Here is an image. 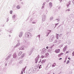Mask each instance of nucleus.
Masks as SVG:
<instances>
[{
  "mask_svg": "<svg viewBox=\"0 0 74 74\" xmlns=\"http://www.w3.org/2000/svg\"><path fill=\"white\" fill-rule=\"evenodd\" d=\"M32 36V34L30 33L29 32H27L25 33V37H31Z\"/></svg>",
  "mask_w": 74,
  "mask_h": 74,
  "instance_id": "obj_1",
  "label": "nucleus"
},
{
  "mask_svg": "<svg viewBox=\"0 0 74 74\" xmlns=\"http://www.w3.org/2000/svg\"><path fill=\"white\" fill-rule=\"evenodd\" d=\"M35 62L36 63H37V62L38 63H40L41 62V59H40V56H38L35 59Z\"/></svg>",
  "mask_w": 74,
  "mask_h": 74,
  "instance_id": "obj_2",
  "label": "nucleus"
},
{
  "mask_svg": "<svg viewBox=\"0 0 74 74\" xmlns=\"http://www.w3.org/2000/svg\"><path fill=\"white\" fill-rule=\"evenodd\" d=\"M47 18V17L46 16V15H43L42 16V22H44L45 20H46V19Z\"/></svg>",
  "mask_w": 74,
  "mask_h": 74,
  "instance_id": "obj_3",
  "label": "nucleus"
},
{
  "mask_svg": "<svg viewBox=\"0 0 74 74\" xmlns=\"http://www.w3.org/2000/svg\"><path fill=\"white\" fill-rule=\"evenodd\" d=\"M55 38V36H53V37H51L50 39H49V41L50 42H52L53 41V40Z\"/></svg>",
  "mask_w": 74,
  "mask_h": 74,
  "instance_id": "obj_4",
  "label": "nucleus"
},
{
  "mask_svg": "<svg viewBox=\"0 0 74 74\" xmlns=\"http://www.w3.org/2000/svg\"><path fill=\"white\" fill-rule=\"evenodd\" d=\"M61 42V40H57L56 41H54V43H57V44H59Z\"/></svg>",
  "mask_w": 74,
  "mask_h": 74,
  "instance_id": "obj_5",
  "label": "nucleus"
},
{
  "mask_svg": "<svg viewBox=\"0 0 74 74\" xmlns=\"http://www.w3.org/2000/svg\"><path fill=\"white\" fill-rule=\"evenodd\" d=\"M17 56V55L16 54V53H14L13 56V58L15 59V58H16Z\"/></svg>",
  "mask_w": 74,
  "mask_h": 74,
  "instance_id": "obj_6",
  "label": "nucleus"
},
{
  "mask_svg": "<svg viewBox=\"0 0 74 74\" xmlns=\"http://www.w3.org/2000/svg\"><path fill=\"white\" fill-rule=\"evenodd\" d=\"M33 48H32L31 50L29 52H28V53L29 54V55H30L32 53V52H33Z\"/></svg>",
  "mask_w": 74,
  "mask_h": 74,
  "instance_id": "obj_7",
  "label": "nucleus"
},
{
  "mask_svg": "<svg viewBox=\"0 0 74 74\" xmlns=\"http://www.w3.org/2000/svg\"><path fill=\"white\" fill-rule=\"evenodd\" d=\"M46 51H47V49H42V52L43 53H45V52H46Z\"/></svg>",
  "mask_w": 74,
  "mask_h": 74,
  "instance_id": "obj_8",
  "label": "nucleus"
},
{
  "mask_svg": "<svg viewBox=\"0 0 74 74\" xmlns=\"http://www.w3.org/2000/svg\"><path fill=\"white\" fill-rule=\"evenodd\" d=\"M22 34H23V32H21L19 34V37H20V38L22 37Z\"/></svg>",
  "mask_w": 74,
  "mask_h": 74,
  "instance_id": "obj_9",
  "label": "nucleus"
},
{
  "mask_svg": "<svg viewBox=\"0 0 74 74\" xmlns=\"http://www.w3.org/2000/svg\"><path fill=\"white\" fill-rule=\"evenodd\" d=\"M20 42H18V43L16 45L14 46V48H16V47H19V45H20Z\"/></svg>",
  "mask_w": 74,
  "mask_h": 74,
  "instance_id": "obj_10",
  "label": "nucleus"
},
{
  "mask_svg": "<svg viewBox=\"0 0 74 74\" xmlns=\"http://www.w3.org/2000/svg\"><path fill=\"white\" fill-rule=\"evenodd\" d=\"M51 65H52V64H51V63H49L48 64L47 67H51Z\"/></svg>",
  "mask_w": 74,
  "mask_h": 74,
  "instance_id": "obj_11",
  "label": "nucleus"
},
{
  "mask_svg": "<svg viewBox=\"0 0 74 74\" xmlns=\"http://www.w3.org/2000/svg\"><path fill=\"white\" fill-rule=\"evenodd\" d=\"M60 49H57L55 50V52H56V53H59V52H60Z\"/></svg>",
  "mask_w": 74,
  "mask_h": 74,
  "instance_id": "obj_12",
  "label": "nucleus"
},
{
  "mask_svg": "<svg viewBox=\"0 0 74 74\" xmlns=\"http://www.w3.org/2000/svg\"><path fill=\"white\" fill-rule=\"evenodd\" d=\"M67 48V47L66 46L64 48L63 51H66V49Z\"/></svg>",
  "mask_w": 74,
  "mask_h": 74,
  "instance_id": "obj_13",
  "label": "nucleus"
},
{
  "mask_svg": "<svg viewBox=\"0 0 74 74\" xmlns=\"http://www.w3.org/2000/svg\"><path fill=\"white\" fill-rule=\"evenodd\" d=\"M8 63L9 64H11L12 63V60H10L8 61Z\"/></svg>",
  "mask_w": 74,
  "mask_h": 74,
  "instance_id": "obj_14",
  "label": "nucleus"
},
{
  "mask_svg": "<svg viewBox=\"0 0 74 74\" xmlns=\"http://www.w3.org/2000/svg\"><path fill=\"white\" fill-rule=\"evenodd\" d=\"M49 6H50V8H51V7H52V3L50 2L49 3Z\"/></svg>",
  "mask_w": 74,
  "mask_h": 74,
  "instance_id": "obj_15",
  "label": "nucleus"
},
{
  "mask_svg": "<svg viewBox=\"0 0 74 74\" xmlns=\"http://www.w3.org/2000/svg\"><path fill=\"white\" fill-rule=\"evenodd\" d=\"M16 8H17V9H18V10H19V9H20V8H21V7L20 6V5H18L17 6Z\"/></svg>",
  "mask_w": 74,
  "mask_h": 74,
  "instance_id": "obj_16",
  "label": "nucleus"
},
{
  "mask_svg": "<svg viewBox=\"0 0 74 74\" xmlns=\"http://www.w3.org/2000/svg\"><path fill=\"white\" fill-rule=\"evenodd\" d=\"M25 56V53H24L21 56V58H23V57H24V56Z\"/></svg>",
  "mask_w": 74,
  "mask_h": 74,
  "instance_id": "obj_17",
  "label": "nucleus"
},
{
  "mask_svg": "<svg viewBox=\"0 0 74 74\" xmlns=\"http://www.w3.org/2000/svg\"><path fill=\"white\" fill-rule=\"evenodd\" d=\"M70 3H71V1H69L68 3L67 4V7H69V6L70 4Z\"/></svg>",
  "mask_w": 74,
  "mask_h": 74,
  "instance_id": "obj_18",
  "label": "nucleus"
},
{
  "mask_svg": "<svg viewBox=\"0 0 74 74\" xmlns=\"http://www.w3.org/2000/svg\"><path fill=\"white\" fill-rule=\"evenodd\" d=\"M44 5H45V3H43L42 4V6L41 8V9H42L44 8V7H45Z\"/></svg>",
  "mask_w": 74,
  "mask_h": 74,
  "instance_id": "obj_19",
  "label": "nucleus"
},
{
  "mask_svg": "<svg viewBox=\"0 0 74 74\" xmlns=\"http://www.w3.org/2000/svg\"><path fill=\"white\" fill-rule=\"evenodd\" d=\"M24 47L23 46H22L21 48H20L19 50H23L24 49Z\"/></svg>",
  "mask_w": 74,
  "mask_h": 74,
  "instance_id": "obj_20",
  "label": "nucleus"
},
{
  "mask_svg": "<svg viewBox=\"0 0 74 74\" xmlns=\"http://www.w3.org/2000/svg\"><path fill=\"white\" fill-rule=\"evenodd\" d=\"M53 19V16H51L50 18V21H52V20Z\"/></svg>",
  "mask_w": 74,
  "mask_h": 74,
  "instance_id": "obj_21",
  "label": "nucleus"
},
{
  "mask_svg": "<svg viewBox=\"0 0 74 74\" xmlns=\"http://www.w3.org/2000/svg\"><path fill=\"white\" fill-rule=\"evenodd\" d=\"M63 54V53H61L59 54V55L58 56V57H60L61 55H62Z\"/></svg>",
  "mask_w": 74,
  "mask_h": 74,
  "instance_id": "obj_22",
  "label": "nucleus"
},
{
  "mask_svg": "<svg viewBox=\"0 0 74 74\" xmlns=\"http://www.w3.org/2000/svg\"><path fill=\"white\" fill-rule=\"evenodd\" d=\"M56 63H54L52 65V67H55V66H56Z\"/></svg>",
  "mask_w": 74,
  "mask_h": 74,
  "instance_id": "obj_23",
  "label": "nucleus"
},
{
  "mask_svg": "<svg viewBox=\"0 0 74 74\" xmlns=\"http://www.w3.org/2000/svg\"><path fill=\"white\" fill-rule=\"evenodd\" d=\"M59 34H56V38L57 39H58V38H59Z\"/></svg>",
  "mask_w": 74,
  "mask_h": 74,
  "instance_id": "obj_24",
  "label": "nucleus"
},
{
  "mask_svg": "<svg viewBox=\"0 0 74 74\" xmlns=\"http://www.w3.org/2000/svg\"><path fill=\"white\" fill-rule=\"evenodd\" d=\"M22 54V52L21 51H20L19 52L18 54V56H21Z\"/></svg>",
  "mask_w": 74,
  "mask_h": 74,
  "instance_id": "obj_25",
  "label": "nucleus"
},
{
  "mask_svg": "<svg viewBox=\"0 0 74 74\" xmlns=\"http://www.w3.org/2000/svg\"><path fill=\"white\" fill-rule=\"evenodd\" d=\"M45 62V60H42L41 62V64H43V63H44Z\"/></svg>",
  "mask_w": 74,
  "mask_h": 74,
  "instance_id": "obj_26",
  "label": "nucleus"
},
{
  "mask_svg": "<svg viewBox=\"0 0 74 74\" xmlns=\"http://www.w3.org/2000/svg\"><path fill=\"white\" fill-rule=\"evenodd\" d=\"M67 11H70V10L69 9H67L65 10V12H67Z\"/></svg>",
  "mask_w": 74,
  "mask_h": 74,
  "instance_id": "obj_27",
  "label": "nucleus"
},
{
  "mask_svg": "<svg viewBox=\"0 0 74 74\" xmlns=\"http://www.w3.org/2000/svg\"><path fill=\"white\" fill-rule=\"evenodd\" d=\"M11 56H12V54H10L9 55V56H8V58L9 59V58H10L11 57Z\"/></svg>",
  "mask_w": 74,
  "mask_h": 74,
  "instance_id": "obj_28",
  "label": "nucleus"
},
{
  "mask_svg": "<svg viewBox=\"0 0 74 74\" xmlns=\"http://www.w3.org/2000/svg\"><path fill=\"white\" fill-rule=\"evenodd\" d=\"M15 17H16V15H13V19H15Z\"/></svg>",
  "mask_w": 74,
  "mask_h": 74,
  "instance_id": "obj_29",
  "label": "nucleus"
},
{
  "mask_svg": "<svg viewBox=\"0 0 74 74\" xmlns=\"http://www.w3.org/2000/svg\"><path fill=\"white\" fill-rule=\"evenodd\" d=\"M19 63H20V64H21L22 63H23V60H21V61H20L19 62Z\"/></svg>",
  "mask_w": 74,
  "mask_h": 74,
  "instance_id": "obj_30",
  "label": "nucleus"
},
{
  "mask_svg": "<svg viewBox=\"0 0 74 74\" xmlns=\"http://www.w3.org/2000/svg\"><path fill=\"white\" fill-rule=\"evenodd\" d=\"M35 69H37L38 68V66L36 65L35 67Z\"/></svg>",
  "mask_w": 74,
  "mask_h": 74,
  "instance_id": "obj_31",
  "label": "nucleus"
},
{
  "mask_svg": "<svg viewBox=\"0 0 74 74\" xmlns=\"http://www.w3.org/2000/svg\"><path fill=\"white\" fill-rule=\"evenodd\" d=\"M45 55H46V56H48V55H49V53H46L45 54Z\"/></svg>",
  "mask_w": 74,
  "mask_h": 74,
  "instance_id": "obj_32",
  "label": "nucleus"
},
{
  "mask_svg": "<svg viewBox=\"0 0 74 74\" xmlns=\"http://www.w3.org/2000/svg\"><path fill=\"white\" fill-rule=\"evenodd\" d=\"M62 36V34H60L59 36V38H60V37Z\"/></svg>",
  "mask_w": 74,
  "mask_h": 74,
  "instance_id": "obj_33",
  "label": "nucleus"
},
{
  "mask_svg": "<svg viewBox=\"0 0 74 74\" xmlns=\"http://www.w3.org/2000/svg\"><path fill=\"white\" fill-rule=\"evenodd\" d=\"M12 12H13V11L12 10H11L10 12V14H12Z\"/></svg>",
  "mask_w": 74,
  "mask_h": 74,
  "instance_id": "obj_34",
  "label": "nucleus"
},
{
  "mask_svg": "<svg viewBox=\"0 0 74 74\" xmlns=\"http://www.w3.org/2000/svg\"><path fill=\"white\" fill-rule=\"evenodd\" d=\"M56 20H57V21H58L57 22H59V21H60V19L59 18L56 19Z\"/></svg>",
  "mask_w": 74,
  "mask_h": 74,
  "instance_id": "obj_35",
  "label": "nucleus"
},
{
  "mask_svg": "<svg viewBox=\"0 0 74 74\" xmlns=\"http://www.w3.org/2000/svg\"><path fill=\"white\" fill-rule=\"evenodd\" d=\"M69 62H70V61L69 60H68L66 64H69Z\"/></svg>",
  "mask_w": 74,
  "mask_h": 74,
  "instance_id": "obj_36",
  "label": "nucleus"
},
{
  "mask_svg": "<svg viewBox=\"0 0 74 74\" xmlns=\"http://www.w3.org/2000/svg\"><path fill=\"white\" fill-rule=\"evenodd\" d=\"M9 59V58H8L7 57L5 59V60H8Z\"/></svg>",
  "mask_w": 74,
  "mask_h": 74,
  "instance_id": "obj_37",
  "label": "nucleus"
},
{
  "mask_svg": "<svg viewBox=\"0 0 74 74\" xmlns=\"http://www.w3.org/2000/svg\"><path fill=\"white\" fill-rule=\"evenodd\" d=\"M33 21V19L32 18H31L30 20H29V22H32V21Z\"/></svg>",
  "mask_w": 74,
  "mask_h": 74,
  "instance_id": "obj_38",
  "label": "nucleus"
},
{
  "mask_svg": "<svg viewBox=\"0 0 74 74\" xmlns=\"http://www.w3.org/2000/svg\"><path fill=\"white\" fill-rule=\"evenodd\" d=\"M16 7V5H14L13 6V8H14V7Z\"/></svg>",
  "mask_w": 74,
  "mask_h": 74,
  "instance_id": "obj_39",
  "label": "nucleus"
},
{
  "mask_svg": "<svg viewBox=\"0 0 74 74\" xmlns=\"http://www.w3.org/2000/svg\"><path fill=\"white\" fill-rule=\"evenodd\" d=\"M42 67H41V65H40L39 66V69H41V68H42Z\"/></svg>",
  "mask_w": 74,
  "mask_h": 74,
  "instance_id": "obj_40",
  "label": "nucleus"
},
{
  "mask_svg": "<svg viewBox=\"0 0 74 74\" xmlns=\"http://www.w3.org/2000/svg\"><path fill=\"white\" fill-rule=\"evenodd\" d=\"M41 58H42H42H44V56H41Z\"/></svg>",
  "mask_w": 74,
  "mask_h": 74,
  "instance_id": "obj_41",
  "label": "nucleus"
},
{
  "mask_svg": "<svg viewBox=\"0 0 74 74\" xmlns=\"http://www.w3.org/2000/svg\"><path fill=\"white\" fill-rule=\"evenodd\" d=\"M32 23H33L34 24H35V23H36V22L34 21H33L32 22Z\"/></svg>",
  "mask_w": 74,
  "mask_h": 74,
  "instance_id": "obj_42",
  "label": "nucleus"
},
{
  "mask_svg": "<svg viewBox=\"0 0 74 74\" xmlns=\"http://www.w3.org/2000/svg\"><path fill=\"white\" fill-rule=\"evenodd\" d=\"M26 68V66H25V67L24 68V69L23 70V71H25V69Z\"/></svg>",
  "mask_w": 74,
  "mask_h": 74,
  "instance_id": "obj_43",
  "label": "nucleus"
},
{
  "mask_svg": "<svg viewBox=\"0 0 74 74\" xmlns=\"http://www.w3.org/2000/svg\"><path fill=\"white\" fill-rule=\"evenodd\" d=\"M8 21H9V18H7V21L6 22H8Z\"/></svg>",
  "mask_w": 74,
  "mask_h": 74,
  "instance_id": "obj_44",
  "label": "nucleus"
},
{
  "mask_svg": "<svg viewBox=\"0 0 74 74\" xmlns=\"http://www.w3.org/2000/svg\"><path fill=\"white\" fill-rule=\"evenodd\" d=\"M48 31L49 33H51V30H48Z\"/></svg>",
  "mask_w": 74,
  "mask_h": 74,
  "instance_id": "obj_45",
  "label": "nucleus"
},
{
  "mask_svg": "<svg viewBox=\"0 0 74 74\" xmlns=\"http://www.w3.org/2000/svg\"><path fill=\"white\" fill-rule=\"evenodd\" d=\"M72 55H72L73 56H74V51L73 52V53H72Z\"/></svg>",
  "mask_w": 74,
  "mask_h": 74,
  "instance_id": "obj_46",
  "label": "nucleus"
},
{
  "mask_svg": "<svg viewBox=\"0 0 74 74\" xmlns=\"http://www.w3.org/2000/svg\"><path fill=\"white\" fill-rule=\"evenodd\" d=\"M17 41L18 42H20V40H17Z\"/></svg>",
  "mask_w": 74,
  "mask_h": 74,
  "instance_id": "obj_47",
  "label": "nucleus"
},
{
  "mask_svg": "<svg viewBox=\"0 0 74 74\" xmlns=\"http://www.w3.org/2000/svg\"><path fill=\"white\" fill-rule=\"evenodd\" d=\"M63 45H60V47H63Z\"/></svg>",
  "mask_w": 74,
  "mask_h": 74,
  "instance_id": "obj_48",
  "label": "nucleus"
},
{
  "mask_svg": "<svg viewBox=\"0 0 74 74\" xmlns=\"http://www.w3.org/2000/svg\"><path fill=\"white\" fill-rule=\"evenodd\" d=\"M9 33H12V31L10 30V32H9Z\"/></svg>",
  "mask_w": 74,
  "mask_h": 74,
  "instance_id": "obj_49",
  "label": "nucleus"
},
{
  "mask_svg": "<svg viewBox=\"0 0 74 74\" xmlns=\"http://www.w3.org/2000/svg\"><path fill=\"white\" fill-rule=\"evenodd\" d=\"M21 4H22V5L23 4V2H21Z\"/></svg>",
  "mask_w": 74,
  "mask_h": 74,
  "instance_id": "obj_50",
  "label": "nucleus"
},
{
  "mask_svg": "<svg viewBox=\"0 0 74 74\" xmlns=\"http://www.w3.org/2000/svg\"><path fill=\"white\" fill-rule=\"evenodd\" d=\"M23 71H21V74H23Z\"/></svg>",
  "mask_w": 74,
  "mask_h": 74,
  "instance_id": "obj_51",
  "label": "nucleus"
},
{
  "mask_svg": "<svg viewBox=\"0 0 74 74\" xmlns=\"http://www.w3.org/2000/svg\"><path fill=\"white\" fill-rule=\"evenodd\" d=\"M37 37H38L39 38H40V35H39L37 36Z\"/></svg>",
  "mask_w": 74,
  "mask_h": 74,
  "instance_id": "obj_52",
  "label": "nucleus"
},
{
  "mask_svg": "<svg viewBox=\"0 0 74 74\" xmlns=\"http://www.w3.org/2000/svg\"><path fill=\"white\" fill-rule=\"evenodd\" d=\"M62 58H60L59 59V60H62Z\"/></svg>",
  "mask_w": 74,
  "mask_h": 74,
  "instance_id": "obj_53",
  "label": "nucleus"
},
{
  "mask_svg": "<svg viewBox=\"0 0 74 74\" xmlns=\"http://www.w3.org/2000/svg\"><path fill=\"white\" fill-rule=\"evenodd\" d=\"M46 1H47V2H48V1H49V0H46Z\"/></svg>",
  "mask_w": 74,
  "mask_h": 74,
  "instance_id": "obj_54",
  "label": "nucleus"
},
{
  "mask_svg": "<svg viewBox=\"0 0 74 74\" xmlns=\"http://www.w3.org/2000/svg\"><path fill=\"white\" fill-rule=\"evenodd\" d=\"M72 3L74 4V0L72 1Z\"/></svg>",
  "mask_w": 74,
  "mask_h": 74,
  "instance_id": "obj_55",
  "label": "nucleus"
},
{
  "mask_svg": "<svg viewBox=\"0 0 74 74\" xmlns=\"http://www.w3.org/2000/svg\"><path fill=\"white\" fill-rule=\"evenodd\" d=\"M46 48H47V49H48V46Z\"/></svg>",
  "mask_w": 74,
  "mask_h": 74,
  "instance_id": "obj_56",
  "label": "nucleus"
},
{
  "mask_svg": "<svg viewBox=\"0 0 74 74\" xmlns=\"http://www.w3.org/2000/svg\"><path fill=\"white\" fill-rule=\"evenodd\" d=\"M7 63H6L5 64V66H7Z\"/></svg>",
  "mask_w": 74,
  "mask_h": 74,
  "instance_id": "obj_57",
  "label": "nucleus"
},
{
  "mask_svg": "<svg viewBox=\"0 0 74 74\" xmlns=\"http://www.w3.org/2000/svg\"><path fill=\"white\" fill-rule=\"evenodd\" d=\"M60 6H59L58 8V9H60Z\"/></svg>",
  "mask_w": 74,
  "mask_h": 74,
  "instance_id": "obj_58",
  "label": "nucleus"
},
{
  "mask_svg": "<svg viewBox=\"0 0 74 74\" xmlns=\"http://www.w3.org/2000/svg\"><path fill=\"white\" fill-rule=\"evenodd\" d=\"M7 32H10V31L9 30H7Z\"/></svg>",
  "mask_w": 74,
  "mask_h": 74,
  "instance_id": "obj_59",
  "label": "nucleus"
},
{
  "mask_svg": "<svg viewBox=\"0 0 74 74\" xmlns=\"http://www.w3.org/2000/svg\"><path fill=\"white\" fill-rule=\"evenodd\" d=\"M62 0H60V2H62Z\"/></svg>",
  "mask_w": 74,
  "mask_h": 74,
  "instance_id": "obj_60",
  "label": "nucleus"
},
{
  "mask_svg": "<svg viewBox=\"0 0 74 74\" xmlns=\"http://www.w3.org/2000/svg\"><path fill=\"white\" fill-rule=\"evenodd\" d=\"M68 59H69V60H70V58H68Z\"/></svg>",
  "mask_w": 74,
  "mask_h": 74,
  "instance_id": "obj_61",
  "label": "nucleus"
},
{
  "mask_svg": "<svg viewBox=\"0 0 74 74\" xmlns=\"http://www.w3.org/2000/svg\"><path fill=\"white\" fill-rule=\"evenodd\" d=\"M66 60H65L64 61V63H66Z\"/></svg>",
  "mask_w": 74,
  "mask_h": 74,
  "instance_id": "obj_62",
  "label": "nucleus"
},
{
  "mask_svg": "<svg viewBox=\"0 0 74 74\" xmlns=\"http://www.w3.org/2000/svg\"><path fill=\"white\" fill-rule=\"evenodd\" d=\"M69 51H66V53H69Z\"/></svg>",
  "mask_w": 74,
  "mask_h": 74,
  "instance_id": "obj_63",
  "label": "nucleus"
},
{
  "mask_svg": "<svg viewBox=\"0 0 74 74\" xmlns=\"http://www.w3.org/2000/svg\"><path fill=\"white\" fill-rule=\"evenodd\" d=\"M9 37H11V35H9Z\"/></svg>",
  "mask_w": 74,
  "mask_h": 74,
  "instance_id": "obj_64",
  "label": "nucleus"
}]
</instances>
